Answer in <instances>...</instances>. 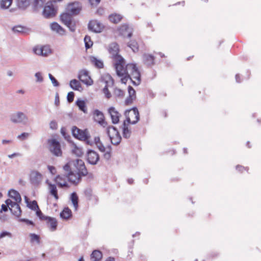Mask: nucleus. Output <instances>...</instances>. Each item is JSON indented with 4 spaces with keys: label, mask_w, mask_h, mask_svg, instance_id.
<instances>
[{
    "label": "nucleus",
    "mask_w": 261,
    "mask_h": 261,
    "mask_svg": "<svg viewBox=\"0 0 261 261\" xmlns=\"http://www.w3.org/2000/svg\"><path fill=\"white\" fill-rule=\"evenodd\" d=\"M63 169L68 172V179L69 182L74 185L79 184L82 177L88 174L85 163L81 159L69 161L64 166Z\"/></svg>",
    "instance_id": "f257e3e1"
},
{
    "label": "nucleus",
    "mask_w": 261,
    "mask_h": 261,
    "mask_svg": "<svg viewBox=\"0 0 261 261\" xmlns=\"http://www.w3.org/2000/svg\"><path fill=\"white\" fill-rule=\"evenodd\" d=\"M117 75L120 78L122 83L126 84L130 77L129 71L130 68H134L135 64L128 63L126 64L124 59H122L113 63Z\"/></svg>",
    "instance_id": "f03ea898"
},
{
    "label": "nucleus",
    "mask_w": 261,
    "mask_h": 261,
    "mask_svg": "<svg viewBox=\"0 0 261 261\" xmlns=\"http://www.w3.org/2000/svg\"><path fill=\"white\" fill-rule=\"evenodd\" d=\"M21 202H12V199H7L6 200V204L1 205V212L2 211L6 212L8 211V207L11 212L16 216H19L21 213V211L19 203Z\"/></svg>",
    "instance_id": "7ed1b4c3"
},
{
    "label": "nucleus",
    "mask_w": 261,
    "mask_h": 261,
    "mask_svg": "<svg viewBox=\"0 0 261 261\" xmlns=\"http://www.w3.org/2000/svg\"><path fill=\"white\" fill-rule=\"evenodd\" d=\"M108 50L113 63L120 60L122 61L123 58L120 54V48L118 43L112 42L110 44L108 47Z\"/></svg>",
    "instance_id": "20e7f679"
},
{
    "label": "nucleus",
    "mask_w": 261,
    "mask_h": 261,
    "mask_svg": "<svg viewBox=\"0 0 261 261\" xmlns=\"http://www.w3.org/2000/svg\"><path fill=\"white\" fill-rule=\"evenodd\" d=\"M107 133L112 144L118 145L121 141V137L118 130L113 126H109L107 128Z\"/></svg>",
    "instance_id": "39448f33"
},
{
    "label": "nucleus",
    "mask_w": 261,
    "mask_h": 261,
    "mask_svg": "<svg viewBox=\"0 0 261 261\" xmlns=\"http://www.w3.org/2000/svg\"><path fill=\"white\" fill-rule=\"evenodd\" d=\"M94 142L100 151L106 152L105 157L109 158L110 157L111 146L109 143L106 142V140L103 139H100L99 137H95Z\"/></svg>",
    "instance_id": "423d86ee"
},
{
    "label": "nucleus",
    "mask_w": 261,
    "mask_h": 261,
    "mask_svg": "<svg viewBox=\"0 0 261 261\" xmlns=\"http://www.w3.org/2000/svg\"><path fill=\"white\" fill-rule=\"evenodd\" d=\"M126 123L128 124H135L139 120V113L136 108H134L125 113Z\"/></svg>",
    "instance_id": "0eeeda50"
},
{
    "label": "nucleus",
    "mask_w": 261,
    "mask_h": 261,
    "mask_svg": "<svg viewBox=\"0 0 261 261\" xmlns=\"http://www.w3.org/2000/svg\"><path fill=\"white\" fill-rule=\"evenodd\" d=\"M49 149L50 151L57 156H61L62 155V151L61 148L60 143L55 139L48 140Z\"/></svg>",
    "instance_id": "6e6552de"
},
{
    "label": "nucleus",
    "mask_w": 261,
    "mask_h": 261,
    "mask_svg": "<svg viewBox=\"0 0 261 261\" xmlns=\"http://www.w3.org/2000/svg\"><path fill=\"white\" fill-rule=\"evenodd\" d=\"M72 14L66 11L60 15V19L65 25L69 28L71 31L73 32L75 29V25L74 22L72 21Z\"/></svg>",
    "instance_id": "1a4fd4ad"
},
{
    "label": "nucleus",
    "mask_w": 261,
    "mask_h": 261,
    "mask_svg": "<svg viewBox=\"0 0 261 261\" xmlns=\"http://www.w3.org/2000/svg\"><path fill=\"white\" fill-rule=\"evenodd\" d=\"M129 73L130 77L129 79L132 81L133 84L135 85H139L141 82V74L136 64L134 68H130Z\"/></svg>",
    "instance_id": "9d476101"
},
{
    "label": "nucleus",
    "mask_w": 261,
    "mask_h": 261,
    "mask_svg": "<svg viewBox=\"0 0 261 261\" xmlns=\"http://www.w3.org/2000/svg\"><path fill=\"white\" fill-rule=\"evenodd\" d=\"M43 175L39 172L33 170L31 172L30 175V180L31 184L34 186H38L42 181Z\"/></svg>",
    "instance_id": "9b49d317"
},
{
    "label": "nucleus",
    "mask_w": 261,
    "mask_h": 261,
    "mask_svg": "<svg viewBox=\"0 0 261 261\" xmlns=\"http://www.w3.org/2000/svg\"><path fill=\"white\" fill-rule=\"evenodd\" d=\"M82 10V5L78 2L69 3L66 8V11L69 12L73 15H77Z\"/></svg>",
    "instance_id": "f8f14e48"
},
{
    "label": "nucleus",
    "mask_w": 261,
    "mask_h": 261,
    "mask_svg": "<svg viewBox=\"0 0 261 261\" xmlns=\"http://www.w3.org/2000/svg\"><path fill=\"white\" fill-rule=\"evenodd\" d=\"M55 182L60 188H69V185L68 183V173L66 175H58L54 179Z\"/></svg>",
    "instance_id": "ddd939ff"
},
{
    "label": "nucleus",
    "mask_w": 261,
    "mask_h": 261,
    "mask_svg": "<svg viewBox=\"0 0 261 261\" xmlns=\"http://www.w3.org/2000/svg\"><path fill=\"white\" fill-rule=\"evenodd\" d=\"M78 77L82 83L87 86H91L93 83L88 72L85 70H82L80 72Z\"/></svg>",
    "instance_id": "4468645a"
},
{
    "label": "nucleus",
    "mask_w": 261,
    "mask_h": 261,
    "mask_svg": "<svg viewBox=\"0 0 261 261\" xmlns=\"http://www.w3.org/2000/svg\"><path fill=\"white\" fill-rule=\"evenodd\" d=\"M57 13V10L51 3H47L44 8L43 15L46 18H50L55 16Z\"/></svg>",
    "instance_id": "2eb2a0df"
},
{
    "label": "nucleus",
    "mask_w": 261,
    "mask_h": 261,
    "mask_svg": "<svg viewBox=\"0 0 261 261\" xmlns=\"http://www.w3.org/2000/svg\"><path fill=\"white\" fill-rule=\"evenodd\" d=\"M104 28V25L96 20H91L88 24L89 29L95 33L102 32Z\"/></svg>",
    "instance_id": "dca6fc26"
},
{
    "label": "nucleus",
    "mask_w": 261,
    "mask_h": 261,
    "mask_svg": "<svg viewBox=\"0 0 261 261\" xmlns=\"http://www.w3.org/2000/svg\"><path fill=\"white\" fill-rule=\"evenodd\" d=\"M73 135L76 138L81 140H85L88 138V133L86 130H82L76 126L72 129Z\"/></svg>",
    "instance_id": "f3484780"
},
{
    "label": "nucleus",
    "mask_w": 261,
    "mask_h": 261,
    "mask_svg": "<svg viewBox=\"0 0 261 261\" xmlns=\"http://www.w3.org/2000/svg\"><path fill=\"white\" fill-rule=\"evenodd\" d=\"M43 221L45 222L47 227L49 228L51 231H54L57 229L58 221L56 218L46 216L44 218Z\"/></svg>",
    "instance_id": "a211bd4d"
},
{
    "label": "nucleus",
    "mask_w": 261,
    "mask_h": 261,
    "mask_svg": "<svg viewBox=\"0 0 261 261\" xmlns=\"http://www.w3.org/2000/svg\"><path fill=\"white\" fill-rule=\"evenodd\" d=\"M120 34L124 37L130 38L133 35V29L128 24H124L119 29Z\"/></svg>",
    "instance_id": "6ab92c4d"
},
{
    "label": "nucleus",
    "mask_w": 261,
    "mask_h": 261,
    "mask_svg": "<svg viewBox=\"0 0 261 261\" xmlns=\"http://www.w3.org/2000/svg\"><path fill=\"white\" fill-rule=\"evenodd\" d=\"M109 113L111 116L112 123L117 124L119 122L120 118L121 115L119 112L114 108L110 107L108 110Z\"/></svg>",
    "instance_id": "aec40b11"
},
{
    "label": "nucleus",
    "mask_w": 261,
    "mask_h": 261,
    "mask_svg": "<svg viewBox=\"0 0 261 261\" xmlns=\"http://www.w3.org/2000/svg\"><path fill=\"white\" fill-rule=\"evenodd\" d=\"M128 96L125 101V103L127 106L131 105L136 98V91L130 86L128 87Z\"/></svg>",
    "instance_id": "412c9836"
},
{
    "label": "nucleus",
    "mask_w": 261,
    "mask_h": 261,
    "mask_svg": "<svg viewBox=\"0 0 261 261\" xmlns=\"http://www.w3.org/2000/svg\"><path fill=\"white\" fill-rule=\"evenodd\" d=\"M99 159L98 153L93 150H89L87 153V160L91 164L95 165Z\"/></svg>",
    "instance_id": "4be33fe9"
},
{
    "label": "nucleus",
    "mask_w": 261,
    "mask_h": 261,
    "mask_svg": "<svg viewBox=\"0 0 261 261\" xmlns=\"http://www.w3.org/2000/svg\"><path fill=\"white\" fill-rule=\"evenodd\" d=\"M46 182L48 185V190L50 194L52 195L56 200H58L59 197L58 194V190L56 185L49 182L48 180H46Z\"/></svg>",
    "instance_id": "5701e85b"
},
{
    "label": "nucleus",
    "mask_w": 261,
    "mask_h": 261,
    "mask_svg": "<svg viewBox=\"0 0 261 261\" xmlns=\"http://www.w3.org/2000/svg\"><path fill=\"white\" fill-rule=\"evenodd\" d=\"M143 61L147 66L152 67L155 65V57L151 54H145L143 55Z\"/></svg>",
    "instance_id": "b1692460"
},
{
    "label": "nucleus",
    "mask_w": 261,
    "mask_h": 261,
    "mask_svg": "<svg viewBox=\"0 0 261 261\" xmlns=\"http://www.w3.org/2000/svg\"><path fill=\"white\" fill-rule=\"evenodd\" d=\"M9 196L10 197L9 199H12V202L21 201V197L20 195L17 191L14 190H10L9 191Z\"/></svg>",
    "instance_id": "393cba45"
},
{
    "label": "nucleus",
    "mask_w": 261,
    "mask_h": 261,
    "mask_svg": "<svg viewBox=\"0 0 261 261\" xmlns=\"http://www.w3.org/2000/svg\"><path fill=\"white\" fill-rule=\"evenodd\" d=\"M26 119L25 115L22 112H18L13 115L11 118V121L14 123H20Z\"/></svg>",
    "instance_id": "a878e982"
},
{
    "label": "nucleus",
    "mask_w": 261,
    "mask_h": 261,
    "mask_svg": "<svg viewBox=\"0 0 261 261\" xmlns=\"http://www.w3.org/2000/svg\"><path fill=\"white\" fill-rule=\"evenodd\" d=\"M93 118L95 121L101 124V125H103L104 123H105L104 120V115L103 113L97 110L94 111L93 113Z\"/></svg>",
    "instance_id": "bb28decb"
},
{
    "label": "nucleus",
    "mask_w": 261,
    "mask_h": 261,
    "mask_svg": "<svg viewBox=\"0 0 261 261\" xmlns=\"http://www.w3.org/2000/svg\"><path fill=\"white\" fill-rule=\"evenodd\" d=\"M50 28L52 31L57 32L61 35H63L65 33L64 29L57 22H54L50 25Z\"/></svg>",
    "instance_id": "cd10ccee"
},
{
    "label": "nucleus",
    "mask_w": 261,
    "mask_h": 261,
    "mask_svg": "<svg viewBox=\"0 0 261 261\" xmlns=\"http://www.w3.org/2000/svg\"><path fill=\"white\" fill-rule=\"evenodd\" d=\"M129 124L126 123V121H124L122 128L123 136L124 138H129L131 135V130L128 128Z\"/></svg>",
    "instance_id": "c85d7f7f"
},
{
    "label": "nucleus",
    "mask_w": 261,
    "mask_h": 261,
    "mask_svg": "<svg viewBox=\"0 0 261 261\" xmlns=\"http://www.w3.org/2000/svg\"><path fill=\"white\" fill-rule=\"evenodd\" d=\"M60 215L63 219L68 220L72 217V212L68 207H65Z\"/></svg>",
    "instance_id": "c756f323"
},
{
    "label": "nucleus",
    "mask_w": 261,
    "mask_h": 261,
    "mask_svg": "<svg viewBox=\"0 0 261 261\" xmlns=\"http://www.w3.org/2000/svg\"><path fill=\"white\" fill-rule=\"evenodd\" d=\"M70 86L71 88L74 90H77L79 91H82L83 90V88L80 82L75 79L72 80L70 81Z\"/></svg>",
    "instance_id": "7c9ffc66"
},
{
    "label": "nucleus",
    "mask_w": 261,
    "mask_h": 261,
    "mask_svg": "<svg viewBox=\"0 0 261 261\" xmlns=\"http://www.w3.org/2000/svg\"><path fill=\"white\" fill-rule=\"evenodd\" d=\"M122 19V16L119 14L113 13L109 15V20L114 23H119Z\"/></svg>",
    "instance_id": "2f4dec72"
},
{
    "label": "nucleus",
    "mask_w": 261,
    "mask_h": 261,
    "mask_svg": "<svg viewBox=\"0 0 261 261\" xmlns=\"http://www.w3.org/2000/svg\"><path fill=\"white\" fill-rule=\"evenodd\" d=\"M102 253L98 250H94L92 252L91 255V261H100L102 258Z\"/></svg>",
    "instance_id": "473e14b6"
},
{
    "label": "nucleus",
    "mask_w": 261,
    "mask_h": 261,
    "mask_svg": "<svg viewBox=\"0 0 261 261\" xmlns=\"http://www.w3.org/2000/svg\"><path fill=\"white\" fill-rule=\"evenodd\" d=\"M90 61L97 68H102L103 67V62L94 57H90Z\"/></svg>",
    "instance_id": "72a5a7b5"
},
{
    "label": "nucleus",
    "mask_w": 261,
    "mask_h": 261,
    "mask_svg": "<svg viewBox=\"0 0 261 261\" xmlns=\"http://www.w3.org/2000/svg\"><path fill=\"white\" fill-rule=\"evenodd\" d=\"M70 199L73 205L74 211H77L79 206V197L76 193L73 192L71 194Z\"/></svg>",
    "instance_id": "f704fd0d"
},
{
    "label": "nucleus",
    "mask_w": 261,
    "mask_h": 261,
    "mask_svg": "<svg viewBox=\"0 0 261 261\" xmlns=\"http://www.w3.org/2000/svg\"><path fill=\"white\" fill-rule=\"evenodd\" d=\"M127 46L130 47L134 53L139 51V44L136 40L133 39L127 43Z\"/></svg>",
    "instance_id": "c9c22d12"
},
{
    "label": "nucleus",
    "mask_w": 261,
    "mask_h": 261,
    "mask_svg": "<svg viewBox=\"0 0 261 261\" xmlns=\"http://www.w3.org/2000/svg\"><path fill=\"white\" fill-rule=\"evenodd\" d=\"M17 6L22 9H25L30 4V0H16Z\"/></svg>",
    "instance_id": "e433bc0d"
},
{
    "label": "nucleus",
    "mask_w": 261,
    "mask_h": 261,
    "mask_svg": "<svg viewBox=\"0 0 261 261\" xmlns=\"http://www.w3.org/2000/svg\"><path fill=\"white\" fill-rule=\"evenodd\" d=\"M76 103L80 110L83 111L84 113H87V110L85 102L84 100L79 99L76 101Z\"/></svg>",
    "instance_id": "4c0bfd02"
},
{
    "label": "nucleus",
    "mask_w": 261,
    "mask_h": 261,
    "mask_svg": "<svg viewBox=\"0 0 261 261\" xmlns=\"http://www.w3.org/2000/svg\"><path fill=\"white\" fill-rule=\"evenodd\" d=\"M72 153L77 156H81L83 154L82 148L76 145L72 149Z\"/></svg>",
    "instance_id": "58836bf2"
},
{
    "label": "nucleus",
    "mask_w": 261,
    "mask_h": 261,
    "mask_svg": "<svg viewBox=\"0 0 261 261\" xmlns=\"http://www.w3.org/2000/svg\"><path fill=\"white\" fill-rule=\"evenodd\" d=\"M85 47L87 49L90 48L93 45V42L89 36L86 35L84 38Z\"/></svg>",
    "instance_id": "ea45409f"
},
{
    "label": "nucleus",
    "mask_w": 261,
    "mask_h": 261,
    "mask_svg": "<svg viewBox=\"0 0 261 261\" xmlns=\"http://www.w3.org/2000/svg\"><path fill=\"white\" fill-rule=\"evenodd\" d=\"M13 0H1V8L7 9L12 4Z\"/></svg>",
    "instance_id": "a19ab883"
},
{
    "label": "nucleus",
    "mask_w": 261,
    "mask_h": 261,
    "mask_svg": "<svg viewBox=\"0 0 261 261\" xmlns=\"http://www.w3.org/2000/svg\"><path fill=\"white\" fill-rule=\"evenodd\" d=\"M30 240L31 243H34L35 242L39 244L40 243V237L35 233L30 234Z\"/></svg>",
    "instance_id": "79ce46f5"
},
{
    "label": "nucleus",
    "mask_w": 261,
    "mask_h": 261,
    "mask_svg": "<svg viewBox=\"0 0 261 261\" xmlns=\"http://www.w3.org/2000/svg\"><path fill=\"white\" fill-rule=\"evenodd\" d=\"M26 29L21 25H17L12 28V31L14 33H24Z\"/></svg>",
    "instance_id": "37998d69"
},
{
    "label": "nucleus",
    "mask_w": 261,
    "mask_h": 261,
    "mask_svg": "<svg viewBox=\"0 0 261 261\" xmlns=\"http://www.w3.org/2000/svg\"><path fill=\"white\" fill-rule=\"evenodd\" d=\"M43 56H47L51 53V49L48 46H42Z\"/></svg>",
    "instance_id": "c03bdc74"
},
{
    "label": "nucleus",
    "mask_w": 261,
    "mask_h": 261,
    "mask_svg": "<svg viewBox=\"0 0 261 261\" xmlns=\"http://www.w3.org/2000/svg\"><path fill=\"white\" fill-rule=\"evenodd\" d=\"M29 207L33 211H35L37 208H38L39 206L38 203L36 200H33L31 201L28 204Z\"/></svg>",
    "instance_id": "a18cd8bd"
},
{
    "label": "nucleus",
    "mask_w": 261,
    "mask_h": 261,
    "mask_svg": "<svg viewBox=\"0 0 261 261\" xmlns=\"http://www.w3.org/2000/svg\"><path fill=\"white\" fill-rule=\"evenodd\" d=\"M35 211H36V215L40 218V219L42 221L44 220V218L47 216H45L41 211L39 207L37 208Z\"/></svg>",
    "instance_id": "49530a36"
},
{
    "label": "nucleus",
    "mask_w": 261,
    "mask_h": 261,
    "mask_svg": "<svg viewBox=\"0 0 261 261\" xmlns=\"http://www.w3.org/2000/svg\"><path fill=\"white\" fill-rule=\"evenodd\" d=\"M42 46H36L34 48L33 51L34 53L37 55L39 56H43V53L42 50Z\"/></svg>",
    "instance_id": "de8ad7c7"
},
{
    "label": "nucleus",
    "mask_w": 261,
    "mask_h": 261,
    "mask_svg": "<svg viewBox=\"0 0 261 261\" xmlns=\"http://www.w3.org/2000/svg\"><path fill=\"white\" fill-rule=\"evenodd\" d=\"M236 170L239 172L243 173L245 171L248 172L249 170V168H248V167H245L244 166L239 165L236 166Z\"/></svg>",
    "instance_id": "09e8293b"
},
{
    "label": "nucleus",
    "mask_w": 261,
    "mask_h": 261,
    "mask_svg": "<svg viewBox=\"0 0 261 261\" xmlns=\"http://www.w3.org/2000/svg\"><path fill=\"white\" fill-rule=\"evenodd\" d=\"M114 94L118 97H122L124 95V92L120 89L116 88L114 90Z\"/></svg>",
    "instance_id": "8fccbe9b"
},
{
    "label": "nucleus",
    "mask_w": 261,
    "mask_h": 261,
    "mask_svg": "<svg viewBox=\"0 0 261 261\" xmlns=\"http://www.w3.org/2000/svg\"><path fill=\"white\" fill-rule=\"evenodd\" d=\"M48 76L50 81H51L55 87H58L59 86V84L57 80L53 76V75L50 73H49Z\"/></svg>",
    "instance_id": "3c124183"
},
{
    "label": "nucleus",
    "mask_w": 261,
    "mask_h": 261,
    "mask_svg": "<svg viewBox=\"0 0 261 261\" xmlns=\"http://www.w3.org/2000/svg\"><path fill=\"white\" fill-rule=\"evenodd\" d=\"M103 92L107 98H109L111 97V94L110 92L109 91L107 86H106L103 88Z\"/></svg>",
    "instance_id": "603ef678"
},
{
    "label": "nucleus",
    "mask_w": 261,
    "mask_h": 261,
    "mask_svg": "<svg viewBox=\"0 0 261 261\" xmlns=\"http://www.w3.org/2000/svg\"><path fill=\"white\" fill-rule=\"evenodd\" d=\"M74 97V94L73 92H70L67 94V100L69 102H71L73 101Z\"/></svg>",
    "instance_id": "864d4df0"
},
{
    "label": "nucleus",
    "mask_w": 261,
    "mask_h": 261,
    "mask_svg": "<svg viewBox=\"0 0 261 261\" xmlns=\"http://www.w3.org/2000/svg\"><path fill=\"white\" fill-rule=\"evenodd\" d=\"M29 136L28 133H23L21 135L18 136V138L21 140H24L27 139Z\"/></svg>",
    "instance_id": "5fc2aeb1"
},
{
    "label": "nucleus",
    "mask_w": 261,
    "mask_h": 261,
    "mask_svg": "<svg viewBox=\"0 0 261 261\" xmlns=\"http://www.w3.org/2000/svg\"><path fill=\"white\" fill-rule=\"evenodd\" d=\"M49 126L52 129H57L58 128V124L56 121L53 120L50 122Z\"/></svg>",
    "instance_id": "6e6d98bb"
},
{
    "label": "nucleus",
    "mask_w": 261,
    "mask_h": 261,
    "mask_svg": "<svg viewBox=\"0 0 261 261\" xmlns=\"http://www.w3.org/2000/svg\"><path fill=\"white\" fill-rule=\"evenodd\" d=\"M89 2L92 6H97L101 0H88Z\"/></svg>",
    "instance_id": "4d7b16f0"
},
{
    "label": "nucleus",
    "mask_w": 261,
    "mask_h": 261,
    "mask_svg": "<svg viewBox=\"0 0 261 261\" xmlns=\"http://www.w3.org/2000/svg\"><path fill=\"white\" fill-rule=\"evenodd\" d=\"M35 76L37 78V81L42 82L43 80V77L41 75V74L40 72H37L35 74Z\"/></svg>",
    "instance_id": "13d9d810"
},
{
    "label": "nucleus",
    "mask_w": 261,
    "mask_h": 261,
    "mask_svg": "<svg viewBox=\"0 0 261 261\" xmlns=\"http://www.w3.org/2000/svg\"><path fill=\"white\" fill-rule=\"evenodd\" d=\"M6 236L11 238L12 237V234L11 233L7 231H4L3 232H1V238L5 237Z\"/></svg>",
    "instance_id": "bf43d9fd"
},
{
    "label": "nucleus",
    "mask_w": 261,
    "mask_h": 261,
    "mask_svg": "<svg viewBox=\"0 0 261 261\" xmlns=\"http://www.w3.org/2000/svg\"><path fill=\"white\" fill-rule=\"evenodd\" d=\"M46 0H35V3L36 6H42Z\"/></svg>",
    "instance_id": "052dcab7"
},
{
    "label": "nucleus",
    "mask_w": 261,
    "mask_h": 261,
    "mask_svg": "<svg viewBox=\"0 0 261 261\" xmlns=\"http://www.w3.org/2000/svg\"><path fill=\"white\" fill-rule=\"evenodd\" d=\"M48 169L51 174H54L56 173V168L54 166H48Z\"/></svg>",
    "instance_id": "680f3d73"
},
{
    "label": "nucleus",
    "mask_w": 261,
    "mask_h": 261,
    "mask_svg": "<svg viewBox=\"0 0 261 261\" xmlns=\"http://www.w3.org/2000/svg\"><path fill=\"white\" fill-rule=\"evenodd\" d=\"M21 154L19 153H14L12 154H10L8 155V157L9 158H14V157H16V156H20Z\"/></svg>",
    "instance_id": "e2e57ef3"
},
{
    "label": "nucleus",
    "mask_w": 261,
    "mask_h": 261,
    "mask_svg": "<svg viewBox=\"0 0 261 261\" xmlns=\"http://www.w3.org/2000/svg\"><path fill=\"white\" fill-rule=\"evenodd\" d=\"M60 102L59 97L58 94L56 96L55 103L56 105L58 106Z\"/></svg>",
    "instance_id": "0e129e2a"
},
{
    "label": "nucleus",
    "mask_w": 261,
    "mask_h": 261,
    "mask_svg": "<svg viewBox=\"0 0 261 261\" xmlns=\"http://www.w3.org/2000/svg\"><path fill=\"white\" fill-rule=\"evenodd\" d=\"M155 55H159L161 58H165L166 57L165 55L164 54H163L162 53L159 52V53H155Z\"/></svg>",
    "instance_id": "69168bd1"
},
{
    "label": "nucleus",
    "mask_w": 261,
    "mask_h": 261,
    "mask_svg": "<svg viewBox=\"0 0 261 261\" xmlns=\"http://www.w3.org/2000/svg\"><path fill=\"white\" fill-rule=\"evenodd\" d=\"M106 261H115V258L112 257H109V258H107Z\"/></svg>",
    "instance_id": "338daca9"
},
{
    "label": "nucleus",
    "mask_w": 261,
    "mask_h": 261,
    "mask_svg": "<svg viewBox=\"0 0 261 261\" xmlns=\"http://www.w3.org/2000/svg\"><path fill=\"white\" fill-rule=\"evenodd\" d=\"M79 261H84L83 257H81L79 259Z\"/></svg>",
    "instance_id": "774afa93"
}]
</instances>
